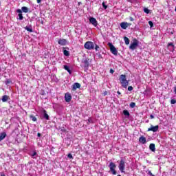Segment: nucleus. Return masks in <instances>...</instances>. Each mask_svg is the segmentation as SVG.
Listing matches in <instances>:
<instances>
[{
    "instance_id": "1",
    "label": "nucleus",
    "mask_w": 176,
    "mask_h": 176,
    "mask_svg": "<svg viewBox=\"0 0 176 176\" xmlns=\"http://www.w3.org/2000/svg\"><path fill=\"white\" fill-rule=\"evenodd\" d=\"M119 80L120 82V84L122 85V87H124V89H127V87L129 86V80H127L126 75L121 74L120 76Z\"/></svg>"
},
{
    "instance_id": "2",
    "label": "nucleus",
    "mask_w": 176,
    "mask_h": 176,
    "mask_svg": "<svg viewBox=\"0 0 176 176\" xmlns=\"http://www.w3.org/2000/svg\"><path fill=\"white\" fill-rule=\"evenodd\" d=\"M91 60L89 58H83L82 60V64L85 68V69H89V67L90 65Z\"/></svg>"
},
{
    "instance_id": "3",
    "label": "nucleus",
    "mask_w": 176,
    "mask_h": 176,
    "mask_svg": "<svg viewBox=\"0 0 176 176\" xmlns=\"http://www.w3.org/2000/svg\"><path fill=\"white\" fill-rule=\"evenodd\" d=\"M126 167V162L124 160L121 159L118 166V168L121 173H124V168Z\"/></svg>"
},
{
    "instance_id": "4",
    "label": "nucleus",
    "mask_w": 176,
    "mask_h": 176,
    "mask_svg": "<svg viewBox=\"0 0 176 176\" xmlns=\"http://www.w3.org/2000/svg\"><path fill=\"white\" fill-rule=\"evenodd\" d=\"M109 167L113 175H116L118 174V173L116 172V170L115 169L116 168V164H115V163L110 162Z\"/></svg>"
},
{
    "instance_id": "5",
    "label": "nucleus",
    "mask_w": 176,
    "mask_h": 176,
    "mask_svg": "<svg viewBox=\"0 0 176 176\" xmlns=\"http://www.w3.org/2000/svg\"><path fill=\"white\" fill-rule=\"evenodd\" d=\"M84 47L87 50H93L94 49V43L91 41H87L84 45Z\"/></svg>"
},
{
    "instance_id": "6",
    "label": "nucleus",
    "mask_w": 176,
    "mask_h": 176,
    "mask_svg": "<svg viewBox=\"0 0 176 176\" xmlns=\"http://www.w3.org/2000/svg\"><path fill=\"white\" fill-rule=\"evenodd\" d=\"M108 46L110 47V51L114 56H118V50L113 45L112 43H108Z\"/></svg>"
},
{
    "instance_id": "7",
    "label": "nucleus",
    "mask_w": 176,
    "mask_h": 176,
    "mask_svg": "<svg viewBox=\"0 0 176 176\" xmlns=\"http://www.w3.org/2000/svg\"><path fill=\"white\" fill-rule=\"evenodd\" d=\"M137 46H138V40L134 38L133 42L131 43L129 46V49H131V50H135Z\"/></svg>"
},
{
    "instance_id": "8",
    "label": "nucleus",
    "mask_w": 176,
    "mask_h": 176,
    "mask_svg": "<svg viewBox=\"0 0 176 176\" xmlns=\"http://www.w3.org/2000/svg\"><path fill=\"white\" fill-rule=\"evenodd\" d=\"M159 131V125L153 126L151 125L150 128L148 129L147 131H153V133H156Z\"/></svg>"
},
{
    "instance_id": "9",
    "label": "nucleus",
    "mask_w": 176,
    "mask_h": 176,
    "mask_svg": "<svg viewBox=\"0 0 176 176\" xmlns=\"http://www.w3.org/2000/svg\"><path fill=\"white\" fill-rule=\"evenodd\" d=\"M130 25H131V23H129L127 22H122L120 23V27L122 30H127V27H130Z\"/></svg>"
},
{
    "instance_id": "10",
    "label": "nucleus",
    "mask_w": 176,
    "mask_h": 176,
    "mask_svg": "<svg viewBox=\"0 0 176 176\" xmlns=\"http://www.w3.org/2000/svg\"><path fill=\"white\" fill-rule=\"evenodd\" d=\"M71 100H72V96H71V94L66 93L65 94V100L66 102H71Z\"/></svg>"
},
{
    "instance_id": "11",
    "label": "nucleus",
    "mask_w": 176,
    "mask_h": 176,
    "mask_svg": "<svg viewBox=\"0 0 176 176\" xmlns=\"http://www.w3.org/2000/svg\"><path fill=\"white\" fill-rule=\"evenodd\" d=\"M89 23H91V24H93V25L94 27H97V25H98V23L97 22V19H96V18H94V17L89 18Z\"/></svg>"
},
{
    "instance_id": "12",
    "label": "nucleus",
    "mask_w": 176,
    "mask_h": 176,
    "mask_svg": "<svg viewBox=\"0 0 176 176\" xmlns=\"http://www.w3.org/2000/svg\"><path fill=\"white\" fill-rule=\"evenodd\" d=\"M58 45H60L61 46H65V45H67V40L62 38V39H59L58 41Z\"/></svg>"
},
{
    "instance_id": "13",
    "label": "nucleus",
    "mask_w": 176,
    "mask_h": 176,
    "mask_svg": "<svg viewBox=\"0 0 176 176\" xmlns=\"http://www.w3.org/2000/svg\"><path fill=\"white\" fill-rule=\"evenodd\" d=\"M76 89H80V84L78 83V82H75V83L73 85L72 90H73L74 91H75V90H76Z\"/></svg>"
},
{
    "instance_id": "14",
    "label": "nucleus",
    "mask_w": 176,
    "mask_h": 176,
    "mask_svg": "<svg viewBox=\"0 0 176 176\" xmlns=\"http://www.w3.org/2000/svg\"><path fill=\"white\" fill-rule=\"evenodd\" d=\"M149 149H150V151H151L152 152H155V151H156V147H155V144H153V143L150 144V145H149Z\"/></svg>"
},
{
    "instance_id": "15",
    "label": "nucleus",
    "mask_w": 176,
    "mask_h": 176,
    "mask_svg": "<svg viewBox=\"0 0 176 176\" xmlns=\"http://www.w3.org/2000/svg\"><path fill=\"white\" fill-rule=\"evenodd\" d=\"M139 142H141L142 144H146V138L144 136H141L139 138Z\"/></svg>"
},
{
    "instance_id": "16",
    "label": "nucleus",
    "mask_w": 176,
    "mask_h": 176,
    "mask_svg": "<svg viewBox=\"0 0 176 176\" xmlns=\"http://www.w3.org/2000/svg\"><path fill=\"white\" fill-rule=\"evenodd\" d=\"M63 68H64V69H65V71H67V72L69 74V75H71V74H72V71H71V70L69 69V67L68 65H65L63 66Z\"/></svg>"
},
{
    "instance_id": "17",
    "label": "nucleus",
    "mask_w": 176,
    "mask_h": 176,
    "mask_svg": "<svg viewBox=\"0 0 176 176\" xmlns=\"http://www.w3.org/2000/svg\"><path fill=\"white\" fill-rule=\"evenodd\" d=\"M6 138V133L3 132L0 134V142Z\"/></svg>"
},
{
    "instance_id": "18",
    "label": "nucleus",
    "mask_w": 176,
    "mask_h": 176,
    "mask_svg": "<svg viewBox=\"0 0 176 176\" xmlns=\"http://www.w3.org/2000/svg\"><path fill=\"white\" fill-rule=\"evenodd\" d=\"M43 118L45 119H46V120H49V115L47 114V112L46 111V110H43Z\"/></svg>"
},
{
    "instance_id": "19",
    "label": "nucleus",
    "mask_w": 176,
    "mask_h": 176,
    "mask_svg": "<svg viewBox=\"0 0 176 176\" xmlns=\"http://www.w3.org/2000/svg\"><path fill=\"white\" fill-rule=\"evenodd\" d=\"M8 100H9V96H8L7 95L3 96L2 99H1L3 102H6V101H8Z\"/></svg>"
},
{
    "instance_id": "20",
    "label": "nucleus",
    "mask_w": 176,
    "mask_h": 176,
    "mask_svg": "<svg viewBox=\"0 0 176 176\" xmlns=\"http://www.w3.org/2000/svg\"><path fill=\"white\" fill-rule=\"evenodd\" d=\"M25 30H26V31H28V32H34V30H32V27H31V26L25 27Z\"/></svg>"
},
{
    "instance_id": "21",
    "label": "nucleus",
    "mask_w": 176,
    "mask_h": 176,
    "mask_svg": "<svg viewBox=\"0 0 176 176\" xmlns=\"http://www.w3.org/2000/svg\"><path fill=\"white\" fill-rule=\"evenodd\" d=\"M21 10H22V12H23V13H28V12H29L28 8H27L25 6L22 7Z\"/></svg>"
},
{
    "instance_id": "22",
    "label": "nucleus",
    "mask_w": 176,
    "mask_h": 176,
    "mask_svg": "<svg viewBox=\"0 0 176 176\" xmlns=\"http://www.w3.org/2000/svg\"><path fill=\"white\" fill-rule=\"evenodd\" d=\"M124 40L125 44H126V45L130 44V39H129L127 37L124 36Z\"/></svg>"
},
{
    "instance_id": "23",
    "label": "nucleus",
    "mask_w": 176,
    "mask_h": 176,
    "mask_svg": "<svg viewBox=\"0 0 176 176\" xmlns=\"http://www.w3.org/2000/svg\"><path fill=\"white\" fill-rule=\"evenodd\" d=\"M63 54H64V56H66V57H69V52L68 50H63Z\"/></svg>"
},
{
    "instance_id": "24",
    "label": "nucleus",
    "mask_w": 176,
    "mask_h": 176,
    "mask_svg": "<svg viewBox=\"0 0 176 176\" xmlns=\"http://www.w3.org/2000/svg\"><path fill=\"white\" fill-rule=\"evenodd\" d=\"M123 115H124V116H130V112H129L127 110H124L123 111Z\"/></svg>"
},
{
    "instance_id": "25",
    "label": "nucleus",
    "mask_w": 176,
    "mask_h": 176,
    "mask_svg": "<svg viewBox=\"0 0 176 176\" xmlns=\"http://www.w3.org/2000/svg\"><path fill=\"white\" fill-rule=\"evenodd\" d=\"M30 118L32 119V122H36L37 120L36 117H35L34 115H30Z\"/></svg>"
},
{
    "instance_id": "26",
    "label": "nucleus",
    "mask_w": 176,
    "mask_h": 176,
    "mask_svg": "<svg viewBox=\"0 0 176 176\" xmlns=\"http://www.w3.org/2000/svg\"><path fill=\"white\" fill-rule=\"evenodd\" d=\"M91 123H94V122H93V118H89L88 120H87V124H90Z\"/></svg>"
},
{
    "instance_id": "27",
    "label": "nucleus",
    "mask_w": 176,
    "mask_h": 176,
    "mask_svg": "<svg viewBox=\"0 0 176 176\" xmlns=\"http://www.w3.org/2000/svg\"><path fill=\"white\" fill-rule=\"evenodd\" d=\"M32 157H33V159H36V157H35V156H38V153H36V151H34L33 153L31 155Z\"/></svg>"
},
{
    "instance_id": "28",
    "label": "nucleus",
    "mask_w": 176,
    "mask_h": 176,
    "mask_svg": "<svg viewBox=\"0 0 176 176\" xmlns=\"http://www.w3.org/2000/svg\"><path fill=\"white\" fill-rule=\"evenodd\" d=\"M130 108H135V102H131L129 104Z\"/></svg>"
},
{
    "instance_id": "29",
    "label": "nucleus",
    "mask_w": 176,
    "mask_h": 176,
    "mask_svg": "<svg viewBox=\"0 0 176 176\" xmlns=\"http://www.w3.org/2000/svg\"><path fill=\"white\" fill-rule=\"evenodd\" d=\"M144 13H146V14H149V13H150L149 9H148V8H145L144 9Z\"/></svg>"
},
{
    "instance_id": "30",
    "label": "nucleus",
    "mask_w": 176,
    "mask_h": 176,
    "mask_svg": "<svg viewBox=\"0 0 176 176\" xmlns=\"http://www.w3.org/2000/svg\"><path fill=\"white\" fill-rule=\"evenodd\" d=\"M18 16L19 17V20H23V19H24V16H23V14H19Z\"/></svg>"
},
{
    "instance_id": "31",
    "label": "nucleus",
    "mask_w": 176,
    "mask_h": 176,
    "mask_svg": "<svg viewBox=\"0 0 176 176\" xmlns=\"http://www.w3.org/2000/svg\"><path fill=\"white\" fill-rule=\"evenodd\" d=\"M16 12L19 13V14H23V10H22L18 9L16 10Z\"/></svg>"
},
{
    "instance_id": "32",
    "label": "nucleus",
    "mask_w": 176,
    "mask_h": 176,
    "mask_svg": "<svg viewBox=\"0 0 176 176\" xmlns=\"http://www.w3.org/2000/svg\"><path fill=\"white\" fill-rule=\"evenodd\" d=\"M10 83H12V80H10L9 79L6 80V85H10Z\"/></svg>"
},
{
    "instance_id": "33",
    "label": "nucleus",
    "mask_w": 176,
    "mask_h": 176,
    "mask_svg": "<svg viewBox=\"0 0 176 176\" xmlns=\"http://www.w3.org/2000/svg\"><path fill=\"white\" fill-rule=\"evenodd\" d=\"M148 25H150L151 28H152V27H153V22H152L151 21H149Z\"/></svg>"
},
{
    "instance_id": "34",
    "label": "nucleus",
    "mask_w": 176,
    "mask_h": 176,
    "mask_svg": "<svg viewBox=\"0 0 176 176\" xmlns=\"http://www.w3.org/2000/svg\"><path fill=\"white\" fill-rule=\"evenodd\" d=\"M167 46L168 47H170V46H171L172 47H174V44L173 43H168Z\"/></svg>"
},
{
    "instance_id": "35",
    "label": "nucleus",
    "mask_w": 176,
    "mask_h": 176,
    "mask_svg": "<svg viewBox=\"0 0 176 176\" xmlns=\"http://www.w3.org/2000/svg\"><path fill=\"white\" fill-rule=\"evenodd\" d=\"M67 157H68L69 159H74V157L72 156V154H71V153H69V154L67 155Z\"/></svg>"
},
{
    "instance_id": "36",
    "label": "nucleus",
    "mask_w": 176,
    "mask_h": 176,
    "mask_svg": "<svg viewBox=\"0 0 176 176\" xmlns=\"http://www.w3.org/2000/svg\"><path fill=\"white\" fill-rule=\"evenodd\" d=\"M102 5L104 9H107L108 6L105 5V3H104V2H103V3H102Z\"/></svg>"
},
{
    "instance_id": "37",
    "label": "nucleus",
    "mask_w": 176,
    "mask_h": 176,
    "mask_svg": "<svg viewBox=\"0 0 176 176\" xmlns=\"http://www.w3.org/2000/svg\"><path fill=\"white\" fill-rule=\"evenodd\" d=\"M98 49H100V46H98V45H95L96 52H98Z\"/></svg>"
},
{
    "instance_id": "38",
    "label": "nucleus",
    "mask_w": 176,
    "mask_h": 176,
    "mask_svg": "<svg viewBox=\"0 0 176 176\" xmlns=\"http://www.w3.org/2000/svg\"><path fill=\"white\" fill-rule=\"evenodd\" d=\"M170 104H176V100H175V99H171V100H170Z\"/></svg>"
},
{
    "instance_id": "39",
    "label": "nucleus",
    "mask_w": 176,
    "mask_h": 176,
    "mask_svg": "<svg viewBox=\"0 0 176 176\" xmlns=\"http://www.w3.org/2000/svg\"><path fill=\"white\" fill-rule=\"evenodd\" d=\"M132 90H133V87L132 86L128 87V91H132Z\"/></svg>"
},
{
    "instance_id": "40",
    "label": "nucleus",
    "mask_w": 176,
    "mask_h": 176,
    "mask_svg": "<svg viewBox=\"0 0 176 176\" xmlns=\"http://www.w3.org/2000/svg\"><path fill=\"white\" fill-rule=\"evenodd\" d=\"M148 175H151V176H155L153 174H152V172L151 170L148 171Z\"/></svg>"
},
{
    "instance_id": "41",
    "label": "nucleus",
    "mask_w": 176,
    "mask_h": 176,
    "mask_svg": "<svg viewBox=\"0 0 176 176\" xmlns=\"http://www.w3.org/2000/svg\"><path fill=\"white\" fill-rule=\"evenodd\" d=\"M103 96H108V91H104L103 92Z\"/></svg>"
},
{
    "instance_id": "42",
    "label": "nucleus",
    "mask_w": 176,
    "mask_h": 176,
    "mask_svg": "<svg viewBox=\"0 0 176 176\" xmlns=\"http://www.w3.org/2000/svg\"><path fill=\"white\" fill-rule=\"evenodd\" d=\"M129 20H130V21H134V18L130 17V18H129Z\"/></svg>"
},
{
    "instance_id": "43",
    "label": "nucleus",
    "mask_w": 176,
    "mask_h": 176,
    "mask_svg": "<svg viewBox=\"0 0 176 176\" xmlns=\"http://www.w3.org/2000/svg\"><path fill=\"white\" fill-rule=\"evenodd\" d=\"M113 72H115V71H114L113 69H110V73H111V74H113Z\"/></svg>"
},
{
    "instance_id": "44",
    "label": "nucleus",
    "mask_w": 176,
    "mask_h": 176,
    "mask_svg": "<svg viewBox=\"0 0 176 176\" xmlns=\"http://www.w3.org/2000/svg\"><path fill=\"white\" fill-rule=\"evenodd\" d=\"M150 118H151V119H155V116H154L153 115H151V116H150Z\"/></svg>"
},
{
    "instance_id": "45",
    "label": "nucleus",
    "mask_w": 176,
    "mask_h": 176,
    "mask_svg": "<svg viewBox=\"0 0 176 176\" xmlns=\"http://www.w3.org/2000/svg\"><path fill=\"white\" fill-rule=\"evenodd\" d=\"M37 1V3H41L42 2V0H36Z\"/></svg>"
},
{
    "instance_id": "46",
    "label": "nucleus",
    "mask_w": 176,
    "mask_h": 176,
    "mask_svg": "<svg viewBox=\"0 0 176 176\" xmlns=\"http://www.w3.org/2000/svg\"><path fill=\"white\" fill-rule=\"evenodd\" d=\"M174 93L176 94V86L174 87Z\"/></svg>"
},
{
    "instance_id": "47",
    "label": "nucleus",
    "mask_w": 176,
    "mask_h": 176,
    "mask_svg": "<svg viewBox=\"0 0 176 176\" xmlns=\"http://www.w3.org/2000/svg\"><path fill=\"white\" fill-rule=\"evenodd\" d=\"M41 135L40 133H37V136H38V137H41Z\"/></svg>"
},
{
    "instance_id": "48",
    "label": "nucleus",
    "mask_w": 176,
    "mask_h": 176,
    "mask_svg": "<svg viewBox=\"0 0 176 176\" xmlns=\"http://www.w3.org/2000/svg\"><path fill=\"white\" fill-rule=\"evenodd\" d=\"M117 94H119V95L121 94L120 91H117Z\"/></svg>"
},
{
    "instance_id": "49",
    "label": "nucleus",
    "mask_w": 176,
    "mask_h": 176,
    "mask_svg": "<svg viewBox=\"0 0 176 176\" xmlns=\"http://www.w3.org/2000/svg\"><path fill=\"white\" fill-rule=\"evenodd\" d=\"M62 131H63L64 133H65L67 131V130L65 129H62Z\"/></svg>"
},
{
    "instance_id": "50",
    "label": "nucleus",
    "mask_w": 176,
    "mask_h": 176,
    "mask_svg": "<svg viewBox=\"0 0 176 176\" xmlns=\"http://www.w3.org/2000/svg\"><path fill=\"white\" fill-rule=\"evenodd\" d=\"M1 176H6L5 174L1 175Z\"/></svg>"
}]
</instances>
